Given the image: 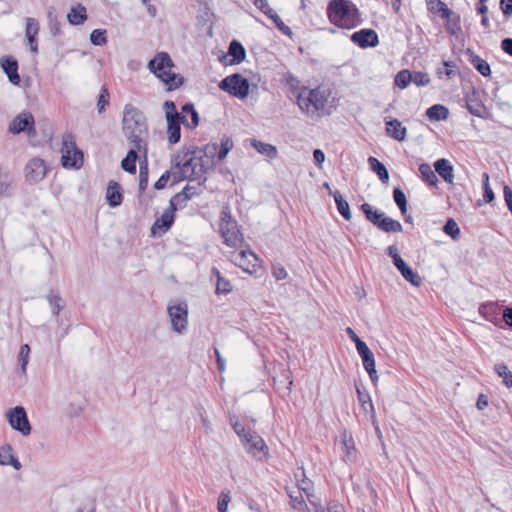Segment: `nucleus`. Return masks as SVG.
Listing matches in <instances>:
<instances>
[{"label": "nucleus", "mask_w": 512, "mask_h": 512, "mask_svg": "<svg viewBox=\"0 0 512 512\" xmlns=\"http://www.w3.org/2000/svg\"><path fill=\"white\" fill-rule=\"evenodd\" d=\"M216 150V143L206 145L204 150L194 146L183 148L173 160L175 168L178 169V172L173 173V182L199 179L210 167V161L203 156L213 155Z\"/></svg>", "instance_id": "obj_1"}, {"label": "nucleus", "mask_w": 512, "mask_h": 512, "mask_svg": "<svg viewBox=\"0 0 512 512\" xmlns=\"http://www.w3.org/2000/svg\"><path fill=\"white\" fill-rule=\"evenodd\" d=\"M297 104L310 117L331 115L336 109L332 90L326 86H318L310 90L305 88L298 94Z\"/></svg>", "instance_id": "obj_2"}, {"label": "nucleus", "mask_w": 512, "mask_h": 512, "mask_svg": "<svg viewBox=\"0 0 512 512\" xmlns=\"http://www.w3.org/2000/svg\"><path fill=\"white\" fill-rule=\"evenodd\" d=\"M122 130L129 143L146 157L147 143L145 137L148 134L146 118L144 114L132 104H126L124 106Z\"/></svg>", "instance_id": "obj_3"}, {"label": "nucleus", "mask_w": 512, "mask_h": 512, "mask_svg": "<svg viewBox=\"0 0 512 512\" xmlns=\"http://www.w3.org/2000/svg\"><path fill=\"white\" fill-rule=\"evenodd\" d=\"M329 21L342 29H353L361 22V13L351 0H331L327 6Z\"/></svg>", "instance_id": "obj_4"}, {"label": "nucleus", "mask_w": 512, "mask_h": 512, "mask_svg": "<svg viewBox=\"0 0 512 512\" xmlns=\"http://www.w3.org/2000/svg\"><path fill=\"white\" fill-rule=\"evenodd\" d=\"M174 63L167 52H159L148 63L149 70L167 85V90L172 91L179 88L184 78L172 72L170 69Z\"/></svg>", "instance_id": "obj_5"}, {"label": "nucleus", "mask_w": 512, "mask_h": 512, "mask_svg": "<svg viewBox=\"0 0 512 512\" xmlns=\"http://www.w3.org/2000/svg\"><path fill=\"white\" fill-rule=\"evenodd\" d=\"M239 440L245 452L255 460L262 462L270 457L269 447L265 440L251 428H248Z\"/></svg>", "instance_id": "obj_6"}, {"label": "nucleus", "mask_w": 512, "mask_h": 512, "mask_svg": "<svg viewBox=\"0 0 512 512\" xmlns=\"http://www.w3.org/2000/svg\"><path fill=\"white\" fill-rule=\"evenodd\" d=\"M61 152L63 167L79 169L83 165V152L77 147L71 132L63 135Z\"/></svg>", "instance_id": "obj_7"}, {"label": "nucleus", "mask_w": 512, "mask_h": 512, "mask_svg": "<svg viewBox=\"0 0 512 512\" xmlns=\"http://www.w3.org/2000/svg\"><path fill=\"white\" fill-rule=\"evenodd\" d=\"M167 314L171 322L173 331L183 334L187 330L189 308L186 301H176L169 304L167 307Z\"/></svg>", "instance_id": "obj_8"}, {"label": "nucleus", "mask_w": 512, "mask_h": 512, "mask_svg": "<svg viewBox=\"0 0 512 512\" xmlns=\"http://www.w3.org/2000/svg\"><path fill=\"white\" fill-rule=\"evenodd\" d=\"M220 233L227 246L236 247L242 243V235L237 229V223L227 209L221 212Z\"/></svg>", "instance_id": "obj_9"}, {"label": "nucleus", "mask_w": 512, "mask_h": 512, "mask_svg": "<svg viewBox=\"0 0 512 512\" xmlns=\"http://www.w3.org/2000/svg\"><path fill=\"white\" fill-rule=\"evenodd\" d=\"M220 233L227 246L236 247L242 243V235L237 229V223L227 209L221 212Z\"/></svg>", "instance_id": "obj_10"}, {"label": "nucleus", "mask_w": 512, "mask_h": 512, "mask_svg": "<svg viewBox=\"0 0 512 512\" xmlns=\"http://www.w3.org/2000/svg\"><path fill=\"white\" fill-rule=\"evenodd\" d=\"M219 88L234 97L243 99L249 94V82L238 73L231 74L219 83Z\"/></svg>", "instance_id": "obj_11"}, {"label": "nucleus", "mask_w": 512, "mask_h": 512, "mask_svg": "<svg viewBox=\"0 0 512 512\" xmlns=\"http://www.w3.org/2000/svg\"><path fill=\"white\" fill-rule=\"evenodd\" d=\"M7 421L13 430L20 432L23 436L30 435L32 427L23 406L11 408L7 413Z\"/></svg>", "instance_id": "obj_12"}, {"label": "nucleus", "mask_w": 512, "mask_h": 512, "mask_svg": "<svg viewBox=\"0 0 512 512\" xmlns=\"http://www.w3.org/2000/svg\"><path fill=\"white\" fill-rule=\"evenodd\" d=\"M47 171L48 167L43 159L32 158L25 166L26 181L30 184L38 183L45 178Z\"/></svg>", "instance_id": "obj_13"}, {"label": "nucleus", "mask_w": 512, "mask_h": 512, "mask_svg": "<svg viewBox=\"0 0 512 512\" xmlns=\"http://www.w3.org/2000/svg\"><path fill=\"white\" fill-rule=\"evenodd\" d=\"M232 261L235 266L240 267L247 274L260 278L266 273V268L262 258H234Z\"/></svg>", "instance_id": "obj_14"}, {"label": "nucleus", "mask_w": 512, "mask_h": 512, "mask_svg": "<svg viewBox=\"0 0 512 512\" xmlns=\"http://www.w3.org/2000/svg\"><path fill=\"white\" fill-rule=\"evenodd\" d=\"M351 41L359 46L360 48H373L379 43V37L375 30L370 28H364L354 32L350 36Z\"/></svg>", "instance_id": "obj_15"}, {"label": "nucleus", "mask_w": 512, "mask_h": 512, "mask_svg": "<svg viewBox=\"0 0 512 512\" xmlns=\"http://www.w3.org/2000/svg\"><path fill=\"white\" fill-rule=\"evenodd\" d=\"M393 265L400 272L401 276L414 287H420L422 278L419 274L404 260V258H392Z\"/></svg>", "instance_id": "obj_16"}, {"label": "nucleus", "mask_w": 512, "mask_h": 512, "mask_svg": "<svg viewBox=\"0 0 512 512\" xmlns=\"http://www.w3.org/2000/svg\"><path fill=\"white\" fill-rule=\"evenodd\" d=\"M478 312L483 318H485V320L491 322L494 326L498 328L504 327V325H502V316H500L501 308L497 303H482L478 308Z\"/></svg>", "instance_id": "obj_17"}, {"label": "nucleus", "mask_w": 512, "mask_h": 512, "mask_svg": "<svg viewBox=\"0 0 512 512\" xmlns=\"http://www.w3.org/2000/svg\"><path fill=\"white\" fill-rule=\"evenodd\" d=\"M340 444L343 451L342 460L344 462H353L356 460V447L351 431L343 428L340 433Z\"/></svg>", "instance_id": "obj_18"}, {"label": "nucleus", "mask_w": 512, "mask_h": 512, "mask_svg": "<svg viewBox=\"0 0 512 512\" xmlns=\"http://www.w3.org/2000/svg\"><path fill=\"white\" fill-rule=\"evenodd\" d=\"M34 117L29 112H24L16 116L9 125V132L19 134L21 132H31L34 130Z\"/></svg>", "instance_id": "obj_19"}, {"label": "nucleus", "mask_w": 512, "mask_h": 512, "mask_svg": "<svg viewBox=\"0 0 512 512\" xmlns=\"http://www.w3.org/2000/svg\"><path fill=\"white\" fill-rule=\"evenodd\" d=\"M167 120V134L168 141L170 144H176L181 138L180 125L183 124L185 127L188 125V120L185 115H179L178 117H169Z\"/></svg>", "instance_id": "obj_20"}, {"label": "nucleus", "mask_w": 512, "mask_h": 512, "mask_svg": "<svg viewBox=\"0 0 512 512\" xmlns=\"http://www.w3.org/2000/svg\"><path fill=\"white\" fill-rule=\"evenodd\" d=\"M355 389L362 411L370 414L372 424H375L376 412L369 392L362 387L361 383L357 382H355Z\"/></svg>", "instance_id": "obj_21"}, {"label": "nucleus", "mask_w": 512, "mask_h": 512, "mask_svg": "<svg viewBox=\"0 0 512 512\" xmlns=\"http://www.w3.org/2000/svg\"><path fill=\"white\" fill-rule=\"evenodd\" d=\"M0 66L12 84L18 85L20 83L21 79L18 73V62L14 57H2L0 59Z\"/></svg>", "instance_id": "obj_22"}, {"label": "nucleus", "mask_w": 512, "mask_h": 512, "mask_svg": "<svg viewBox=\"0 0 512 512\" xmlns=\"http://www.w3.org/2000/svg\"><path fill=\"white\" fill-rule=\"evenodd\" d=\"M385 131L386 134L397 141H404L407 134V129L402 123L395 118L385 117Z\"/></svg>", "instance_id": "obj_23"}, {"label": "nucleus", "mask_w": 512, "mask_h": 512, "mask_svg": "<svg viewBox=\"0 0 512 512\" xmlns=\"http://www.w3.org/2000/svg\"><path fill=\"white\" fill-rule=\"evenodd\" d=\"M39 30H40L39 22L35 18L27 17L26 18L25 36L27 38L30 50L33 53L38 52L37 35L39 33Z\"/></svg>", "instance_id": "obj_24"}, {"label": "nucleus", "mask_w": 512, "mask_h": 512, "mask_svg": "<svg viewBox=\"0 0 512 512\" xmlns=\"http://www.w3.org/2000/svg\"><path fill=\"white\" fill-rule=\"evenodd\" d=\"M174 218H175V208L171 209L170 207H168L163 212L161 217L157 218L156 221L154 222V224L151 228L152 233L155 235L157 233L156 232L157 229L161 230V232H163V233L168 231L170 229V227L172 226V224L174 223Z\"/></svg>", "instance_id": "obj_25"}, {"label": "nucleus", "mask_w": 512, "mask_h": 512, "mask_svg": "<svg viewBox=\"0 0 512 512\" xmlns=\"http://www.w3.org/2000/svg\"><path fill=\"white\" fill-rule=\"evenodd\" d=\"M15 191L14 177L0 168V200L12 197Z\"/></svg>", "instance_id": "obj_26"}, {"label": "nucleus", "mask_w": 512, "mask_h": 512, "mask_svg": "<svg viewBox=\"0 0 512 512\" xmlns=\"http://www.w3.org/2000/svg\"><path fill=\"white\" fill-rule=\"evenodd\" d=\"M465 102L468 111L472 115L477 117H483V114L485 113L486 109L483 103L478 99L477 92L474 89H472L471 92L466 94Z\"/></svg>", "instance_id": "obj_27"}, {"label": "nucleus", "mask_w": 512, "mask_h": 512, "mask_svg": "<svg viewBox=\"0 0 512 512\" xmlns=\"http://www.w3.org/2000/svg\"><path fill=\"white\" fill-rule=\"evenodd\" d=\"M13 448L6 443L0 447V465H11L15 470H20L22 465L17 457L12 454Z\"/></svg>", "instance_id": "obj_28"}, {"label": "nucleus", "mask_w": 512, "mask_h": 512, "mask_svg": "<svg viewBox=\"0 0 512 512\" xmlns=\"http://www.w3.org/2000/svg\"><path fill=\"white\" fill-rule=\"evenodd\" d=\"M106 199L111 207L119 206L123 201L122 189L119 183L110 181L107 187Z\"/></svg>", "instance_id": "obj_29"}, {"label": "nucleus", "mask_w": 512, "mask_h": 512, "mask_svg": "<svg viewBox=\"0 0 512 512\" xmlns=\"http://www.w3.org/2000/svg\"><path fill=\"white\" fill-rule=\"evenodd\" d=\"M46 300L49 303L51 313L54 317H59L60 312L65 307V301L61 297L58 290L51 289L46 296Z\"/></svg>", "instance_id": "obj_30"}, {"label": "nucleus", "mask_w": 512, "mask_h": 512, "mask_svg": "<svg viewBox=\"0 0 512 512\" xmlns=\"http://www.w3.org/2000/svg\"><path fill=\"white\" fill-rule=\"evenodd\" d=\"M435 171L443 178V180L447 183H453L454 174H453V166L451 163L445 159H438L434 163Z\"/></svg>", "instance_id": "obj_31"}, {"label": "nucleus", "mask_w": 512, "mask_h": 512, "mask_svg": "<svg viewBox=\"0 0 512 512\" xmlns=\"http://www.w3.org/2000/svg\"><path fill=\"white\" fill-rule=\"evenodd\" d=\"M466 54L469 56V62L471 65L484 77L491 74L490 65L482 59L479 55L475 54L471 49L466 50Z\"/></svg>", "instance_id": "obj_32"}, {"label": "nucleus", "mask_w": 512, "mask_h": 512, "mask_svg": "<svg viewBox=\"0 0 512 512\" xmlns=\"http://www.w3.org/2000/svg\"><path fill=\"white\" fill-rule=\"evenodd\" d=\"M291 371L290 369H283L281 371L280 376L283 378V380L276 381L274 379V385L276 386V391L278 393H281V390H283V393L281 394L282 397L289 396L291 393V387L293 385V380L291 378Z\"/></svg>", "instance_id": "obj_33"}, {"label": "nucleus", "mask_w": 512, "mask_h": 512, "mask_svg": "<svg viewBox=\"0 0 512 512\" xmlns=\"http://www.w3.org/2000/svg\"><path fill=\"white\" fill-rule=\"evenodd\" d=\"M213 276H215L217 280L215 287V293L217 295L228 294L232 291L231 283L221 275L220 271L216 267H213L211 270V278Z\"/></svg>", "instance_id": "obj_34"}, {"label": "nucleus", "mask_w": 512, "mask_h": 512, "mask_svg": "<svg viewBox=\"0 0 512 512\" xmlns=\"http://www.w3.org/2000/svg\"><path fill=\"white\" fill-rule=\"evenodd\" d=\"M228 54L232 56L230 64H239L246 57V51L243 45L237 40H233L228 48Z\"/></svg>", "instance_id": "obj_35"}, {"label": "nucleus", "mask_w": 512, "mask_h": 512, "mask_svg": "<svg viewBox=\"0 0 512 512\" xmlns=\"http://www.w3.org/2000/svg\"><path fill=\"white\" fill-rule=\"evenodd\" d=\"M139 150L134 146L128 151L126 157L121 162V167L124 171L135 174L136 173V161L138 159Z\"/></svg>", "instance_id": "obj_36"}, {"label": "nucleus", "mask_w": 512, "mask_h": 512, "mask_svg": "<svg viewBox=\"0 0 512 512\" xmlns=\"http://www.w3.org/2000/svg\"><path fill=\"white\" fill-rule=\"evenodd\" d=\"M87 19L86 8L79 4L77 7L71 8L67 15V20L71 25H81Z\"/></svg>", "instance_id": "obj_37"}, {"label": "nucleus", "mask_w": 512, "mask_h": 512, "mask_svg": "<svg viewBox=\"0 0 512 512\" xmlns=\"http://www.w3.org/2000/svg\"><path fill=\"white\" fill-rule=\"evenodd\" d=\"M251 144L257 150V152L267 156L270 159H275L278 156L277 148L272 144L265 143L256 139H253Z\"/></svg>", "instance_id": "obj_38"}, {"label": "nucleus", "mask_w": 512, "mask_h": 512, "mask_svg": "<svg viewBox=\"0 0 512 512\" xmlns=\"http://www.w3.org/2000/svg\"><path fill=\"white\" fill-rule=\"evenodd\" d=\"M368 163H369L370 169L374 173L377 174L379 179L383 183H387L389 180V172H388L387 168L385 167V165L373 156H370L368 158Z\"/></svg>", "instance_id": "obj_39"}, {"label": "nucleus", "mask_w": 512, "mask_h": 512, "mask_svg": "<svg viewBox=\"0 0 512 512\" xmlns=\"http://www.w3.org/2000/svg\"><path fill=\"white\" fill-rule=\"evenodd\" d=\"M446 19L447 22L445 24V28L447 32L452 36H458L461 33V18L460 15L454 11L448 17H442Z\"/></svg>", "instance_id": "obj_40"}, {"label": "nucleus", "mask_w": 512, "mask_h": 512, "mask_svg": "<svg viewBox=\"0 0 512 512\" xmlns=\"http://www.w3.org/2000/svg\"><path fill=\"white\" fill-rule=\"evenodd\" d=\"M449 110L441 104H435L426 111V116L432 121H440L447 119Z\"/></svg>", "instance_id": "obj_41"}, {"label": "nucleus", "mask_w": 512, "mask_h": 512, "mask_svg": "<svg viewBox=\"0 0 512 512\" xmlns=\"http://www.w3.org/2000/svg\"><path fill=\"white\" fill-rule=\"evenodd\" d=\"M498 377L502 378V383L507 387H512V372L505 363H497L493 368Z\"/></svg>", "instance_id": "obj_42"}, {"label": "nucleus", "mask_w": 512, "mask_h": 512, "mask_svg": "<svg viewBox=\"0 0 512 512\" xmlns=\"http://www.w3.org/2000/svg\"><path fill=\"white\" fill-rule=\"evenodd\" d=\"M333 198L335 200L337 210L341 214V216L346 219H351L350 206L346 200H344L342 194L339 191H335L333 193Z\"/></svg>", "instance_id": "obj_43"}, {"label": "nucleus", "mask_w": 512, "mask_h": 512, "mask_svg": "<svg viewBox=\"0 0 512 512\" xmlns=\"http://www.w3.org/2000/svg\"><path fill=\"white\" fill-rule=\"evenodd\" d=\"M377 228L387 233L402 231V225L399 221L385 215L380 219V223L378 224Z\"/></svg>", "instance_id": "obj_44"}, {"label": "nucleus", "mask_w": 512, "mask_h": 512, "mask_svg": "<svg viewBox=\"0 0 512 512\" xmlns=\"http://www.w3.org/2000/svg\"><path fill=\"white\" fill-rule=\"evenodd\" d=\"M360 208H361L362 212L365 214L367 220H369L373 225L378 227V224L380 223V219L384 216V213L373 209V207L368 203H363L360 206Z\"/></svg>", "instance_id": "obj_45"}, {"label": "nucleus", "mask_w": 512, "mask_h": 512, "mask_svg": "<svg viewBox=\"0 0 512 512\" xmlns=\"http://www.w3.org/2000/svg\"><path fill=\"white\" fill-rule=\"evenodd\" d=\"M182 115L186 117L189 115L191 117V123L188 122L187 128L194 129L199 125V114L195 110L193 103H185L182 108Z\"/></svg>", "instance_id": "obj_46"}, {"label": "nucleus", "mask_w": 512, "mask_h": 512, "mask_svg": "<svg viewBox=\"0 0 512 512\" xmlns=\"http://www.w3.org/2000/svg\"><path fill=\"white\" fill-rule=\"evenodd\" d=\"M419 172L422 178L427 182L430 186H436L438 183V178L435 174L436 171H433L431 166L427 163H422L419 166Z\"/></svg>", "instance_id": "obj_47"}, {"label": "nucleus", "mask_w": 512, "mask_h": 512, "mask_svg": "<svg viewBox=\"0 0 512 512\" xmlns=\"http://www.w3.org/2000/svg\"><path fill=\"white\" fill-rule=\"evenodd\" d=\"M299 470L301 471V478H299V475L298 473H295V478L297 480V483H298V489L300 491H303L307 497L309 498L310 496V493L309 491L312 489L313 487V482L307 478L306 474H305V469L303 467H300Z\"/></svg>", "instance_id": "obj_48"}, {"label": "nucleus", "mask_w": 512, "mask_h": 512, "mask_svg": "<svg viewBox=\"0 0 512 512\" xmlns=\"http://www.w3.org/2000/svg\"><path fill=\"white\" fill-rule=\"evenodd\" d=\"M149 170L147 156L144 157V161L140 163L139 170V192L143 193L148 186Z\"/></svg>", "instance_id": "obj_49"}, {"label": "nucleus", "mask_w": 512, "mask_h": 512, "mask_svg": "<svg viewBox=\"0 0 512 512\" xmlns=\"http://www.w3.org/2000/svg\"><path fill=\"white\" fill-rule=\"evenodd\" d=\"M428 8L430 11L440 14L441 18L452 14V10L441 0H431L428 3Z\"/></svg>", "instance_id": "obj_50"}, {"label": "nucleus", "mask_w": 512, "mask_h": 512, "mask_svg": "<svg viewBox=\"0 0 512 512\" xmlns=\"http://www.w3.org/2000/svg\"><path fill=\"white\" fill-rule=\"evenodd\" d=\"M216 145L217 150L215 152H217V157L219 160H223L234 146L232 139L227 136L221 138L220 145Z\"/></svg>", "instance_id": "obj_51"}, {"label": "nucleus", "mask_w": 512, "mask_h": 512, "mask_svg": "<svg viewBox=\"0 0 512 512\" xmlns=\"http://www.w3.org/2000/svg\"><path fill=\"white\" fill-rule=\"evenodd\" d=\"M30 346L28 344H22L20 346L19 354H18V363L21 369L22 374H26L27 365L29 363L30 357Z\"/></svg>", "instance_id": "obj_52"}, {"label": "nucleus", "mask_w": 512, "mask_h": 512, "mask_svg": "<svg viewBox=\"0 0 512 512\" xmlns=\"http://www.w3.org/2000/svg\"><path fill=\"white\" fill-rule=\"evenodd\" d=\"M356 350L362 360L363 367H367L375 363L374 354L367 344L360 345V348Z\"/></svg>", "instance_id": "obj_53"}, {"label": "nucleus", "mask_w": 512, "mask_h": 512, "mask_svg": "<svg viewBox=\"0 0 512 512\" xmlns=\"http://www.w3.org/2000/svg\"><path fill=\"white\" fill-rule=\"evenodd\" d=\"M393 199L396 205L398 206L402 215H405L407 212V199L405 193L401 188L395 187L393 189Z\"/></svg>", "instance_id": "obj_54"}, {"label": "nucleus", "mask_w": 512, "mask_h": 512, "mask_svg": "<svg viewBox=\"0 0 512 512\" xmlns=\"http://www.w3.org/2000/svg\"><path fill=\"white\" fill-rule=\"evenodd\" d=\"M110 104V93L107 87L102 86L98 99H97V111L99 114L103 113Z\"/></svg>", "instance_id": "obj_55"}, {"label": "nucleus", "mask_w": 512, "mask_h": 512, "mask_svg": "<svg viewBox=\"0 0 512 512\" xmlns=\"http://www.w3.org/2000/svg\"><path fill=\"white\" fill-rule=\"evenodd\" d=\"M412 82V73L409 70H402L395 77V85L405 89Z\"/></svg>", "instance_id": "obj_56"}, {"label": "nucleus", "mask_w": 512, "mask_h": 512, "mask_svg": "<svg viewBox=\"0 0 512 512\" xmlns=\"http://www.w3.org/2000/svg\"><path fill=\"white\" fill-rule=\"evenodd\" d=\"M90 41L95 46H102L107 43V31L105 29H95L90 34Z\"/></svg>", "instance_id": "obj_57"}, {"label": "nucleus", "mask_w": 512, "mask_h": 512, "mask_svg": "<svg viewBox=\"0 0 512 512\" xmlns=\"http://www.w3.org/2000/svg\"><path fill=\"white\" fill-rule=\"evenodd\" d=\"M200 186L201 183H199L197 187L186 185L181 192L177 193V197L175 198V200L181 197L189 200L192 199L194 196L199 195L201 193Z\"/></svg>", "instance_id": "obj_58"}, {"label": "nucleus", "mask_w": 512, "mask_h": 512, "mask_svg": "<svg viewBox=\"0 0 512 512\" xmlns=\"http://www.w3.org/2000/svg\"><path fill=\"white\" fill-rule=\"evenodd\" d=\"M290 497V506L294 509V510H297V511H301V512H310L306 502L304 501L303 499V496L301 495V493H299L298 496H292V495H289Z\"/></svg>", "instance_id": "obj_59"}, {"label": "nucleus", "mask_w": 512, "mask_h": 512, "mask_svg": "<svg viewBox=\"0 0 512 512\" xmlns=\"http://www.w3.org/2000/svg\"><path fill=\"white\" fill-rule=\"evenodd\" d=\"M229 423L235 432V434L239 437V439L245 434L248 430L243 424L240 423L239 418L235 414L229 415Z\"/></svg>", "instance_id": "obj_60"}, {"label": "nucleus", "mask_w": 512, "mask_h": 512, "mask_svg": "<svg viewBox=\"0 0 512 512\" xmlns=\"http://www.w3.org/2000/svg\"><path fill=\"white\" fill-rule=\"evenodd\" d=\"M230 501H231L230 491L228 489L222 490L219 495L218 503H217L218 512H227L228 504Z\"/></svg>", "instance_id": "obj_61"}, {"label": "nucleus", "mask_w": 512, "mask_h": 512, "mask_svg": "<svg viewBox=\"0 0 512 512\" xmlns=\"http://www.w3.org/2000/svg\"><path fill=\"white\" fill-rule=\"evenodd\" d=\"M444 232L450 235L453 239H456L460 234L458 224L453 219H448L444 225Z\"/></svg>", "instance_id": "obj_62"}, {"label": "nucleus", "mask_w": 512, "mask_h": 512, "mask_svg": "<svg viewBox=\"0 0 512 512\" xmlns=\"http://www.w3.org/2000/svg\"><path fill=\"white\" fill-rule=\"evenodd\" d=\"M273 22L274 24L276 25V27L285 35L287 36H291L292 35V30L290 27H288L283 21L282 19L280 18V16L275 12L273 13V15H270L269 17Z\"/></svg>", "instance_id": "obj_63"}, {"label": "nucleus", "mask_w": 512, "mask_h": 512, "mask_svg": "<svg viewBox=\"0 0 512 512\" xmlns=\"http://www.w3.org/2000/svg\"><path fill=\"white\" fill-rule=\"evenodd\" d=\"M412 82L417 86H426L430 83V77L425 72H413Z\"/></svg>", "instance_id": "obj_64"}]
</instances>
